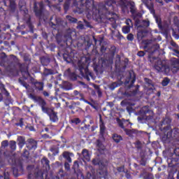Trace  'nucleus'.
I'll list each match as a JSON object with an SVG mask.
<instances>
[{"instance_id": "1", "label": "nucleus", "mask_w": 179, "mask_h": 179, "mask_svg": "<svg viewBox=\"0 0 179 179\" xmlns=\"http://www.w3.org/2000/svg\"><path fill=\"white\" fill-rule=\"evenodd\" d=\"M29 99H31V100H34V101H38V103H39V106H41L42 108V111L46 114H49L50 108L47 107V103H45L44 99H41V97L36 96L33 95V94H29Z\"/></svg>"}, {"instance_id": "2", "label": "nucleus", "mask_w": 179, "mask_h": 179, "mask_svg": "<svg viewBox=\"0 0 179 179\" xmlns=\"http://www.w3.org/2000/svg\"><path fill=\"white\" fill-rule=\"evenodd\" d=\"M155 69L158 72H164L165 73H169L170 71V68L169 66L164 65L162 61H159L158 64L155 65Z\"/></svg>"}, {"instance_id": "3", "label": "nucleus", "mask_w": 179, "mask_h": 179, "mask_svg": "<svg viewBox=\"0 0 179 179\" xmlns=\"http://www.w3.org/2000/svg\"><path fill=\"white\" fill-rule=\"evenodd\" d=\"M34 6L35 14L37 16H41V13H43V9L44 8V4L43 3V2L38 3H34Z\"/></svg>"}, {"instance_id": "4", "label": "nucleus", "mask_w": 179, "mask_h": 179, "mask_svg": "<svg viewBox=\"0 0 179 179\" xmlns=\"http://www.w3.org/2000/svg\"><path fill=\"white\" fill-rule=\"evenodd\" d=\"M78 68L82 76H85V72L87 74V69H86V65L84 63L79 62Z\"/></svg>"}, {"instance_id": "5", "label": "nucleus", "mask_w": 179, "mask_h": 179, "mask_svg": "<svg viewBox=\"0 0 179 179\" xmlns=\"http://www.w3.org/2000/svg\"><path fill=\"white\" fill-rule=\"evenodd\" d=\"M50 116V121H52V122H55V121H57L58 117H57V114L52 109L49 110V113H48Z\"/></svg>"}, {"instance_id": "6", "label": "nucleus", "mask_w": 179, "mask_h": 179, "mask_svg": "<svg viewBox=\"0 0 179 179\" xmlns=\"http://www.w3.org/2000/svg\"><path fill=\"white\" fill-rule=\"evenodd\" d=\"M62 156L69 163H72V159L71 157H73V153L69 152H64Z\"/></svg>"}, {"instance_id": "7", "label": "nucleus", "mask_w": 179, "mask_h": 179, "mask_svg": "<svg viewBox=\"0 0 179 179\" xmlns=\"http://www.w3.org/2000/svg\"><path fill=\"white\" fill-rule=\"evenodd\" d=\"M82 155L84 162H90V154L87 150L84 149L82 152Z\"/></svg>"}, {"instance_id": "8", "label": "nucleus", "mask_w": 179, "mask_h": 179, "mask_svg": "<svg viewBox=\"0 0 179 179\" xmlns=\"http://www.w3.org/2000/svg\"><path fill=\"white\" fill-rule=\"evenodd\" d=\"M28 149H36V148H37V142H36V141L33 139H29L28 140Z\"/></svg>"}, {"instance_id": "9", "label": "nucleus", "mask_w": 179, "mask_h": 179, "mask_svg": "<svg viewBox=\"0 0 179 179\" xmlns=\"http://www.w3.org/2000/svg\"><path fill=\"white\" fill-rule=\"evenodd\" d=\"M99 127L101 134H104V131H106V126L104 125V122H103L101 117H100L99 120Z\"/></svg>"}, {"instance_id": "10", "label": "nucleus", "mask_w": 179, "mask_h": 179, "mask_svg": "<svg viewBox=\"0 0 179 179\" xmlns=\"http://www.w3.org/2000/svg\"><path fill=\"white\" fill-rule=\"evenodd\" d=\"M17 142L20 148H23V145H24V143H26V141L22 136H18Z\"/></svg>"}, {"instance_id": "11", "label": "nucleus", "mask_w": 179, "mask_h": 179, "mask_svg": "<svg viewBox=\"0 0 179 179\" xmlns=\"http://www.w3.org/2000/svg\"><path fill=\"white\" fill-rule=\"evenodd\" d=\"M35 87L38 89V90H43L44 84L43 83H35Z\"/></svg>"}, {"instance_id": "12", "label": "nucleus", "mask_w": 179, "mask_h": 179, "mask_svg": "<svg viewBox=\"0 0 179 179\" xmlns=\"http://www.w3.org/2000/svg\"><path fill=\"white\" fill-rule=\"evenodd\" d=\"M113 139L116 142V143H118L120 141H122V137L118 134H114Z\"/></svg>"}, {"instance_id": "13", "label": "nucleus", "mask_w": 179, "mask_h": 179, "mask_svg": "<svg viewBox=\"0 0 179 179\" xmlns=\"http://www.w3.org/2000/svg\"><path fill=\"white\" fill-rule=\"evenodd\" d=\"M0 89L1 90L2 92L4 93V94L8 97L9 96V93L8 91H6V89H5V85L3 84L0 83Z\"/></svg>"}, {"instance_id": "14", "label": "nucleus", "mask_w": 179, "mask_h": 179, "mask_svg": "<svg viewBox=\"0 0 179 179\" xmlns=\"http://www.w3.org/2000/svg\"><path fill=\"white\" fill-rule=\"evenodd\" d=\"M130 30H131V27L129 26H124L122 27V31L123 33H124V34H128Z\"/></svg>"}, {"instance_id": "15", "label": "nucleus", "mask_w": 179, "mask_h": 179, "mask_svg": "<svg viewBox=\"0 0 179 179\" xmlns=\"http://www.w3.org/2000/svg\"><path fill=\"white\" fill-rule=\"evenodd\" d=\"M124 132L127 134V135H129V136H132V134L135 132L134 130L124 129Z\"/></svg>"}, {"instance_id": "16", "label": "nucleus", "mask_w": 179, "mask_h": 179, "mask_svg": "<svg viewBox=\"0 0 179 179\" xmlns=\"http://www.w3.org/2000/svg\"><path fill=\"white\" fill-rule=\"evenodd\" d=\"M92 164H94V166H101V162L97 159H94L92 160Z\"/></svg>"}, {"instance_id": "17", "label": "nucleus", "mask_w": 179, "mask_h": 179, "mask_svg": "<svg viewBox=\"0 0 179 179\" xmlns=\"http://www.w3.org/2000/svg\"><path fill=\"white\" fill-rule=\"evenodd\" d=\"M72 124H75L78 125V124H80V118H74L71 120Z\"/></svg>"}, {"instance_id": "18", "label": "nucleus", "mask_w": 179, "mask_h": 179, "mask_svg": "<svg viewBox=\"0 0 179 179\" xmlns=\"http://www.w3.org/2000/svg\"><path fill=\"white\" fill-rule=\"evenodd\" d=\"M170 83V80L169 78H164L162 81V86H167Z\"/></svg>"}, {"instance_id": "19", "label": "nucleus", "mask_w": 179, "mask_h": 179, "mask_svg": "<svg viewBox=\"0 0 179 179\" xmlns=\"http://www.w3.org/2000/svg\"><path fill=\"white\" fill-rule=\"evenodd\" d=\"M130 75V80H131L132 83L135 82V74L133 72H129Z\"/></svg>"}, {"instance_id": "20", "label": "nucleus", "mask_w": 179, "mask_h": 179, "mask_svg": "<svg viewBox=\"0 0 179 179\" xmlns=\"http://www.w3.org/2000/svg\"><path fill=\"white\" fill-rule=\"evenodd\" d=\"M66 19H68V20H69V22H73V23H76V22H78V20H76V18H73L71 16H66Z\"/></svg>"}, {"instance_id": "21", "label": "nucleus", "mask_w": 179, "mask_h": 179, "mask_svg": "<svg viewBox=\"0 0 179 179\" xmlns=\"http://www.w3.org/2000/svg\"><path fill=\"white\" fill-rule=\"evenodd\" d=\"M10 147L11 149L15 150L16 149V142L15 141H10Z\"/></svg>"}, {"instance_id": "22", "label": "nucleus", "mask_w": 179, "mask_h": 179, "mask_svg": "<svg viewBox=\"0 0 179 179\" xmlns=\"http://www.w3.org/2000/svg\"><path fill=\"white\" fill-rule=\"evenodd\" d=\"M137 37L138 40H141L142 38H143V31H138L137 34Z\"/></svg>"}, {"instance_id": "23", "label": "nucleus", "mask_w": 179, "mask_h": 179, "mask_svg": "<svg viewBox=\"0 0 179 179\" xmlns=\"http://www.w3.org/2000/svg\"><path fill=\"white\" fill-rule=\"evenodd\" d=\"M41 163H42V164H45V166H48V163H50V162L48 161V159H47V158H43L41 160Z\"/></svg>"}, {"instance_id": "24", "label": "nucleus", "mask_w": 179, "mask_h": 179, "mask_svg": "<svg viewBox=\"0 0 179 179\" xmlns=\"http://www.w3.org/2000/svg\"><path fill=\"white\" fill-rule=\"evenodd\" d=\"M142 24H143V26L144 27H149V25L150 24V23L149 22V21L145 20V21H143V22H142Z\"/></svg>"}, {"instance_id": "25", "label": "nucleus", "mask_w": 179, "mask_h": 179, "mask_svg": "<svg viewBox=\"0 0 179 179\" xmlns=\"http://www.w3.org/2000/svg\"><path fill=\"white\" fill-rule=\"evenodd\" d=\"M69 1H71V0H66V2L64 4L65 10H68V9L69 8Z\"/></svg>"}, {"instance_id": "26", "label": "nucleus", "mask_w": 179, "mask_h": 179, "mask_svg": "<svg viewBox=\"0 0 179 179\" xmlns=\"http://www.w3.org/2000/svg\"><path fill=\"white\" fill-rule=\"evenodd\" d=\"M74 96H79V97H80L81 99L83 97V95L80 93H79V92H78L77 90L73 92Z\"/></svg>"}, {"instance_id": "27", "label": "nucleus", "mask_w": 179, "mask_h": 179, "mask_svg": "<svg viewBox=\"0 0 179 179\" xmlns=\"http://www.w3.org/2000/svg\"><path fill=\"white\" fill-rule=\"evenodd\" d=\"M126 24H127V26H129V27H131L132 20H131L130 19L127 20H126Z\"/></svg>"}, {"instance_id": "28", "label": "nucleus", "mask_w": 179, "mask_h": 179, "mask_svg": "<svg viewBox=\"0 0 179 179\" xmlns=\"http://www.w3.org/2000/svg\"><path fill=\"white\" fill-rule=\"evenodd\" d=\"M130 12L134 14L135 13V6L134 5V3H131V7L130 8Z\"/></svg>"}, {"instance_id": "29", "label": "nucleus", "mask_w": 179, "mask_h": 179, "mask_svg": "<svg viewBox=\"0 0 179 179\" xmlns=\"http://www.w3.org/2000/svg\"><path fill=\"white\" fill-rule=\"evenodd\" d=\"M127 40H129V41H132L134 40V35L132 34H129L127 35Z\"/></svg>"}, {"instance_id": "30", "label": "nucleus", "mask_w": 179, "mask_h": 179, "mask_svg": "<svg viewBox=\"0 0 179 179\" xmlns=\"http://www.w3.org/2000/svg\"><path fill=\"white\" fill-rule=\"evenodd\" d=\"M135 145H136L137 148H141L142 143H141V141H136L135 142Z\"/></svg>"}, {"instance_id": "31", "label": "nucleus", "mask_w": 179, "mask_h": 179, "mask_svg": "<svg viewBox=\"0 0 179 179\" xmlns=\"http://www.w3.org/2000/svg\"><path fill=\"white\" fill-rule=\"evenodd\" d=\"M64 167H65L66 170H70V169H71L69 164L67 162H65Z\"/></svg>"}, {"instance_id": "32", "label": "nucleus", "mask_w": 179, "mask_h": 179, "mask_svg": "<svg viewBox=\"0 0 179 179\" xmlns=\"http://www.w3.org/2000/svg\"><path fill=\"white\" fill-rule=\"evenodd\" d=\"M1 145L3 148H6L8 146V141H4L1 143Z\"/></svg>"}, {"instance_id": "33", "label": "nucleus", "mask_w": 179, "mask_h": 179, "mask_svg": "<svg viewBox=\"0 0 179 179\" xmlns=\"http://www.w3.org/2000/svg\"><path fill=\"white\" fill-rule=\"evenodd\" d=\"M137 55H138V57H143L145 55V52L140 51V52H138Z\"/></svg>"}, {"instance_id": "34", "label": "nucleus", "mask_w": 179, "mask_h": 179, "mask_svg": "<svg viewBox=\"0 0 179 179\" xmlns=\"http://www.w3.org/2000/svg\"><path fill=\"white\" fill-rule=\"evenodd\" d=\"M143 118V120H152V116L149 117V115H146Z\"/></svg>"}, {"instance_id": "35", "label": "nucleus", "mask_w": 179, "mask_h": 179, "mask_svg": "<svg viewBox=\"0 0 179 179\" xmlns=\"http://www.w3.org/2000/svg\"><path fill=\"white\" fill-rule=\"evenodd\" d=\"M118 124H119V127H120L121 128H124V123H122V122L119 121Z\"/></svg>"}, {"instance_id": "36", "label": "nucleus", "mask_w": 179, "mask_h": 179, "mask_svg": "<svg viewBox=\"0 0 179 179\" xmlns=\"http://www.w3.org/2000/svg\"><path fill=\"white\" fill-rule=\"evenodd\" d=\"M145 80L148 85H152V81L150 80L145 78Z\"/></svg>"}, {"instance_id": "37", "label": "nucleus", "mask_w": 179, "mask_h": 179, "mask_svg": "<svg viewBox=\"0 0 179 179\" xmlns=\"http://www.w3.org/2000/svg\"><path fill=\"white\" fill-rule=\"evenodd\" d=\"M9 174L7 173H5L4 174V179H9Z\"/></svg>"}, {"instance_id": "38", "label": "nucleus", "mask_w": 179, "mask_h": 179, "mask_svg": "<svg viewBox=\"0 0 179 179\" xmlns=\"http://www.w3.org/2000/svg\"><path fill=\"white\" fill-rule=\"evenodd\" d=\"M43 96H45L46 97H48V96H50V94H48V92L45 91V92H43Z\"/></svg>"}, {"instance_id": "39", "label": "nucleus", "mask_w": 179, "mask_h": 179, "mask_svg": "<svg viewBox=\"0 0 179 179\" xmlns=\"http://www.w3.org/2000/svg\"><path fill=\"white\" fill-rule=\"evenodd\" d=\"M156 2H158V3H161V5H163V0H155Z\"/></svg>"}, {"instance_id": "40", "label": "nucleus", "mask_w": 179, "mask_h": 179, "mask_svg": "<svg viewBox=\"0 0 179 179\" xmlns=\"http://www.w3.org/2000/svg\"><path fill=\"white\" fill-rule=\"evenodd\" d=\"M78 29H83V24H80L78 25Z\"/></svg>"}, {"instance_id": "41", "label": "nucleus", "mask_w": 179, "mask_h": 179, "mask_svg": "<svg viewBox=\"0 0 179 179\" xmlns=\"http://www.w3.org/2000/svg\"><path fill=\"white\" fill-rule=\"evenodd\" d=\"M3 100V96H2V94H0V101H2Z\"/></svg>"}, {"instance_id": "42", "label": "nucleus", "mask_w": 179, "mask_h": 179, "mask_svg": "<svg viewBox=\"0 0 179 179\" xmlns=\"http://www.w3.org/2000/svg\"><path fill=\"white\" fill-rule=\"evenodd\" d=\"M178 69L177 67H173V69H172V71L174 72V71H177Z\"/></svg>"}, {"instance_id": "43", "label": "nucleus", "mask_w": 179, "mask_h": 179, "mask_svg": "<svg viewBox=\"0 0 179 179\" xmlns=\"http://www.w3.org/2000/svg\"><path fill=\"white\" fill-rule=\"evenodd\" d=\"M86 103H87V104H90V106H92V107L94 108V106H93V104H92L90 102L86 101Z\"/></svg>"}, {"instance_id": "44", "label": "nucleus", "mask_w": 179, "mask_h": 179, "mask_svg": "<svg viewBox=\"0 0 179 179\" xmlns=\"http://www.w3.org/2000/svg\"><path fill=\"white\" fill-rule=\"evenodd\" d=\"M112 85H113V86H115V87H117V86H118V85H117V83H113L112 84Z\"/></svg>"}, {"instance_id": "45", "label": "nucleus", "mask_w": 179, "mask_h": 179, "mask_svg": "<svg viewBox=\"0 0 179 179\" xmlns=\"http://www.w3.org/2000/svg\"><path fill=\"white\" fill-rule=\"evenodd\" d=\"M166 3H169V2H171V0H164Z\"/></svg>"}, {"instance_id": "46", "label": "nucleus", "mask_w": 179, "mask_h": 179, "mask_svg": "<svg viewBox=\"0 0 179 179\" xmlns=\"http://www.w3.org/2000/svg\"><path fill=\"white\" fill-rule=\"evenodd\" d=\"M155 20H156L157 23H159V19L157 17H155Z\"/></svg>"}, {"instance_id": "47", "label": "nucleus", "mask_w": 179, "mask_h": 179, "mask_svg": "<svg viewBox=\"0 0 179 179\" xmlns=\"http://www.w3.org/2000/svg\"><path fill=\"white\" fill-rule=\"evenodd\" d=\"M57 2H62L64 0H55Z\"/></svg>"}, {"instance_id": "48", "label": "nucleus", "mask_w": 179, "mask_h": 179, "mask_svg": "<svg viewBox=\"0 0 179 179\" xmlns=\"http://www.w3.org/2000/svg\"><path fill=\"white\" fill-rule=\"evenodd\" d=\"M76 165L78 166V162L76 161V162H74V166H76Z\"/></svg>"}, {"instance_id": "49", "label": "nucleus", "mask_w": 179, "mask_h": 179, "mask_svg": "<svg viewBox=\"0 0 179 179\" xmlns=\"http://www.w3.org/2000/svg\"><path fill=\"white\" fill-rule=\"evenodd\" d=\"M45 2L48 3V5H50V1L48 0H45Z\"/></svg>"}, {"instance_id": "50", "label": "nucleus", "mask_w": 179, "mask_h": 179, "mask_svg": "<svg viewBox=\"0 0 179 179\" xmlns=\"http://www.w3.org/2000/svg\"><path fill=\"white\" fill-rule=\"evenodd\" d=\"M175 52H176V54H179L178 50H175Z\"/></svg>"}, {"instance_id": "51", "label": "nucleus", "mask_w": 179, "mask_h": 179, "mask_svg": "<svg viewBox=\"0 0 179 179\" xmlns=\"http://www.w3.org/2000/svg\"><path fill=\"white\" fill-rule=\"evenodd\" d=\"M142 2H143V3L146 5V2L145 1V0H142Z\"/></svg>"}, {"instance_id": "52", "label": "nucleus", "mask_w": 179, "mask_h": 179, "mask_svg": "<svg viewBox=\"0 0 179 179\" xmlns=\"http://www.w3.org/2000/svg\"><path fill=\"white\" fill-rule=\"evenodd\" d=\"M45 130L46 131H48V128H45Z\"/></svg>"}, {"instance_id": "53", "label": "nucleus", "mask_w": 179, "mask_h": 179, "mask_svg": "<svg viewBox=\"0 0 179 179\" xmlns=\"http://www.w3.org/2000/svg\"><path fill=\"white\" fill-rule=\"evenodd\" d=\"M151 12H152V13H155V10H152Z\"/></svg>"}, {"instance_id": "54", "label": "nucleus", "mask_w": 179, "mask_h": 179, "mask_svg": "<svg viewBox=\"0 0 179 179\" xmlns=\"http://www.w3.org/2000/svg\"><path fill=\"white\" fill-rule=\"evenodd\" d=\"M138 120H142V117H138Z\"/></svg>"}, {"instance_id": "55", "label": "nucleus", "mask_w": 179, "mask_h": 179, "mask_svg": "<svg viewBox=\"0 0 179 179\" xmlns=\"http://www.w3.org/2000/svg\"><path fill=\"white\" fill-rule=\"evenodd\" d=\"M122 104H124V101H122V102H121V105H122Z\"/></svg>"}, {"instance_id": "56", "label": "nucleus", "mask_w": 179, "mask_h": 179, "mask_svg": "<svg viewBox=\"0 0 179 179\" xmlns=\"http://www.w3.org/2000/svg\"><path fill=\"white\" fill-rule=\"evenodd\" d=\"M28 178H29V179H31V178H30V175H29Z\"/></svg>"}, {"instance_id": "57", "label": "nucleus", "mask_w": 179, "mask_h": 179, "mask_svg": "<svg viewBox=\"0 0 179 179\" xmlns=\"http://www.w3.org/2000/svg\"><path fill=\"white\" fill-rule=\"evenodd\" d=\"M143 178H145V179H146V178H148V177H146V176H143Z\"/></svg>"}, {"instance_id": "58", "label": "nucleus", "mask_w": 179, "mask_h": 179, "mask_svg": "<svg viewBox=\"0 0 179 179\" xmlns=\"http://www.w3.org/2000/svg\"><path fill=\"white\" fill-rule=\"evenodd\" d=\"M15 177H17V174H15Z\"/></svg>"}, {"instance_id": "59", "label": "nucleus", "mask_w": 179, "mask_h": 179, "mask_svg": "<svg viewBox=\"0 0 179 179\" xmlns=\"http://www.w3.org/2000/svg\"><path fill=\"white\" fill-rule=\"evenodd\" d=\"M178 110H179V105L178 106Z\"/></svg>"}, {"instance_id": "60", "label": "nucleus", "mask_w": 179, "mask_h": 179, "mask_svg": "<svg viewBox=\"0 0 179 179\" xmlns=\"http://www.w3.org/2000/svg\"><path fill=\"white\" fill-rule=\"evenodd\" d=\"M13 173H14V174H15V170L13 171Z\"/></svg>"}, {"instance_id": "61", "label": "nucleus", "mask_w": 179, "mask_h": 179, "mask_svg": "<svg viewBox=\"0 0 179 179\" xmlns=\"http://www.w3.org/2000/svg\"><path fill=\"white\" fill-rule=\"evenodd\" d=\"M173 45H176V43H173Z\"/></svg>"}, {"instance_id": "62", "label": "nucleus", "mask_w": 179, "mask_h": 179, "mask_svg": "<svg viewBox=\"0 0 179 179\" xmlns=\"http://www.w3.org/2000/svg\"><path fill=\"white\" fill-rule=\"evenodd\" d=\"M94 41H95V42L96 41L95 38H94Z\"/></svg>"}, {"instance_id": "63", "label": "nucleus", "mask_w": 179, "mask_h": 179, "mask_svg": "<svg viewBox=\"0 0 179 179\" xmlns=\"http://www.w3.org/2000/svg\"><path fill=\"white\" fill-rule=\"evenodd\" d=\"M147 176H149V173H147Z\"/></svg>"}, {"instance_id": "64", "label": "nucleus", "mask_w": 179, "mask_h": 179, "mask_svg": "<svg viewBox=\"0 0 179 179\" xmlns=\"http://www.w3.org/2000/svg\"><path fill=\"white\" fill-rule=\"evenodd\" d=\"M138 27H141V26H138Z\"/></svg>"}]
</instances>
